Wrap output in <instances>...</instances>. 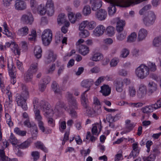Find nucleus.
I'll list each match as a JSON object with an SVG mask.
<instances>
[{
	"instance_id": "obj_1",
	"label": "nucleus",
	"mask_w": 161,
	"mask_h": 161,
	"mask_svg": "<svg viewBox=\"0 0 161 161\" xmlns=\"http://www.w3.org/2000/svg\"><path fill=\"white\" fill-rule=\"evenodd\" d=\"M143 0H138L136 1V3H138ZM132 0H113L110 1V5L108 8V13L110 15H112L116 11L115 6L122 7H126L130 6L134 3Z\"/></svg>"
},
{
	"instance_id": "obj_2",
	"label": "nucleus",
	"mask_w": 161,
	"mask_h": 161,
	"mask_svg": "<svg viewBox=\"0 0 161 161\" xmlns=\"http://www.w3.org/2000/svg\"><path fill=\"white\" fill-rule=\"evenodd\" d=\"M21 87L22 91L21 94H16V101L18 105L25 110L27 108L26 101L29 97V92L28 89L25 85H22Z\"/></svg>"
},
{
	"instance_id": "obj_3",
	"label": "nucleus",
	"mask_w": 161,
	"mask_h": 161,
	"mask_svg": "<svg viewBox=\"0 0 161 161\" xmlns=\"http://www.w3.org/2000/svg\"><path fill=\"white\" fill-rule=\"evenodd\" d=\"M136 75L139 79H143L146 78L149 75V69L147 65L141 64L135 69Z\"/></svg>"
},
{
	"instance_id": "obj_4",
	"label": "nucleus",
	"mask_w": 161,
	"mask_h": 161,
	"mask_svg": "<svg viewBox=\"0 0 161 161\" xmlns=\"http://www.w3.org/2000/svg\"><path fill=\"white\" fill-rule=\"evenodd\" d=\"M52 33L50 29H47L44 31L42 35L43 44L45 46H48L52 39Z\"/></svg>"
},
{
	"instance_id": "obj_5",
	"label": "nucleus",
	"mask_w": 161,
	"mask_h": 161,
	"mask_svg": "<svg viewBox=\"0 0 161 161\" xmlns=\"http://www.w3.org/2000/svg\"><path fill=\"white\" fill-rule=\"evenodd\" d=\"M39 105L44 112H45L44 114L46 117H48L49 115L51 116V114H53V111L50 108V105L47 102L42 100L40 102Z\"/></svg>"
},
{
	"instance_id": "obj_6",
	"label": "nucleus",
	"mask_w": 161,
	"mask_h": 161,
	"mask_svg": "<svg viewBox=\"0 0 161 161\" xmlns=\"http://www.w3.org/2000/svg\"><path fill=\"white\" fill-rule=\"evenodd\" d=\"M66 98L68 100L69 105L68 108H75L78 109V103L76 100L73 96L72 94L69 92H67L66 95Z\"/></svg>"
},
{
	"instance_id": "obj_7",
	"label": "nucleus",
	"mask_w": 161,
	"mask_h": 161,
	"mask_svg": "<svg viewBox=\"0 0 161 161\" xmlns=\"http://www.w3.org/2000/svg\"><path fill=\"white\" fill-rule=\"evenodd\" d=\"M156 18V17L154 13L151 11L150 12L148 13V15L143 18V23L146 26H149L154 23Z\"/></svg>"
},
{
	"instance_id": "obj_8",
	"label": "nucleus",
	"mask_w": 161,
	"mask_h": 161,
	"mask_svg": "<svg viewBox=\"0 0 161 161\" xmlns=\"http://www.w3.org/2000/svg\"><path fill=\"white\" fill-rule=\"evenodd\" d=\"M21 20L25 24H31L33 21L34 19L32 14L29 13L28 15H23L21 17Z\"/></svg>"
},
{
	"instance_id": "obj_9",
	"label": "nucleus",
	"mask_w": 161,
	"mask_h": 161,
	"mask_svg": "<svg viewBox=\"0 0 161 161\" xmlns=\"http://www.w3.org/2000/svg\"><path fill=\"white\" fill-rule=\"evenodd\" d=\"M15 8L18 10H23L26 8V3L22 0H17L14 5Z\"/></svg>"
},
{
	"instance_id": "obj_10",
	"label": "nucleus",
	"mask_w": 161,
	"mask_h": 161,
	"mask_svg": "<svg viewBox=\"0 0 161 161\" xmlns=\"http://www.w3.org/2000/svg\"><path fill=\"white\" fill-rule=\"evenodd\" d=\"M46 6L48 14L49 16H52L54 11L53 1L52 0H48L47 2Z\"/></svg>"
},
{
	"instance_id": "obj_11",
	"label": "nucleus",
	"mask_w": 161,
	"mask_h": 161,
	"mask_svg": "<svg viewBox=\"0 0 161 161\" xmlns=\"http://www.w3.org/2000/svg\"><path fill=\"white\" fill-rule=\"evenodd\" d=\"M107 15V12L102 9H99L95 14L96 17L99 20L102 21L105 19Z\"/></svg>"
},
{
	"instance_id": "obj_12",
	"label": "nucleus",
	"mask_w": 161,
	"mask_h": 161,
	"mask_svg": "<svg viewBox=\"0 0 161 161\" xmlns=\"http://www.w3.org/2000/svg\"><path fill=\"white\" fill-rule=\"evenodd\" d=\"M147 93V89L146 86L143 84H141L137 93L138 97L140 98L143 97Z\"/></svg>"
},
{
	"instance_id": "obj_13",
	"label": "nucleus",
	"mask_w": 161,
	"mask_h": 161,
	"mask_svg": "<svg viewBox=\"0 0 161 161\" xmlns=\"http://www.w3.org/2000/svg\"><path fill=\"white\" fill-rule=\"evenodd\" d=\"M57 59V55L54 54L53 51H49L48 53L47 56L45 60V63L48 64L51 62H54Z\"/></svg>"
},
{
	"instance_id": "obj_14",
	"label": "nucleus",
	"mask_w": 161,
	"mask_h": 161,
	"mask_svg": "<svg viewBox=\"0 0 161 161\" xmlns=\"http://www.w3.org/2000/svg\"><path fill=\"white\" fill-rule=\"evenodd\" d=\"M148 89L147 94L149 96L151 95L157 90V85L153 81L149 82L148 85Z\"/></svg>"
},
{
	"instance_id": "obj_15",
	"label": "nucleus",
	"mask_w": 161,
	"mask_h": 161,
	"mask_svg": "<svg viewBox=\"0 0 161 161\" xmlns=\"http://www.w3.org/2000/svg\"><path fill=\"white\" fill-rule=\"evenodd\" d=\"M105 30V28L103 25H99L94 30V34L97 36H99L103 34Z\"/></svg>"
},
{
	"instance_id": "obj_16",
	"label": "nucleus",
	"mask_w": 161,
	"mask_h": 161,
	"mask_svg": "<svg viewBox=\"0 0 161 161\" xmlns=\"http://www.w3.org/2000/svg\"><path fill=\"white\" fill-rule=\"evenodd\" d=\"M147 34L148 32L144 28L140 29L138 33V41H141L144 40L147 36Z\"/></svg>"
},
{
	"instance_id": "obj_17",
	"label": "nucleus",
	"mask_w": 161,
	"mask_h": 161,
	"mask_svg": "<svg viewBox=\"0 0 161 161\" xmlns=\"http://www.w3.org/2000/svg\"><path fill=\"white\" fill-rule=\"evenodd\" d=\"M117 20L116 25V30L118 32H120L123 30V27L125 25V21L120 20L119 18H116Z\"/></svg>"
},
{
	"instance_id": "obj_18",
	"label": "nucleus",
	"mask_w": 161,
	"mask_h": 161,
	"mask_svg": "<svg viewBox=\"0 0 161 161\" xmlns=\"http://www.w3.org/2000/svg\"><path fill=\"white\" fill-rule=\"evenodd\" d=\"M88 91V90L86 91L82 94L81 96L80 101L81 104L84 107H86L87 105L88 104L87 96L86 94V92Z\"/></svg>"
},
{
	"instance_id": "obj_19",
	"label": "nucleus",
	"mask_w": 161,
	"mask_h": 161,
	"mask_svg": "<svg viewBox=\"0 0 161 161\" xmlns=\"http://www.w3.org/2000/svg\"><path fill=\"white\" fill-rule=\"evenodd\" d=\"M94 81L92 79H86L83 80L81 83V86L83 87L87 88L88 91L90 87L93 84Z\"/></svg>"
},
{
	"instance_id": "obj_20",
	"label": "nucleus",
	"mask_w": 161,
	"mask_h": 161,
	"mask_svg": "<svg viewBox=\"0 0 161 161\" xmlns=\"http://www.w3.org/2000/svg\"><path fill=\"white\" fill-rule=\"evenodd\" d=\"M114 85L116 87V90L119 92L123 91V82L121 80H116L114 81Z\"/></svg>"
},
{
	"instance_id": "obj_21",
	"label": "nucleus",
	"mask_w": 161,
	"mask_h": 161,
	"mask_svg": "<svg viewBox=\"0 0 161 161\" xmlns=\"http://www.w3.org/2000/svg\"><path fill=\"white\" fill-rule=\"evenodd\" d=\"M79 51L80 54L85 56L88 53L89 48L85 45L81 44L79 45Z\"/></svg>"
},
{
	"instance_id": "obj_22",
	"label": "nucleus",
	"mask_w": 161,
	"mask_h": 161,
	"mask_svg": "<svg viewBox=\"0 0 161 161\" xmlns=\"http://www.w3.org/2000/svg\"><path fill=\"white\" fill-rule=\"evenodd\" d=\"M29 32V28L28 27L25 26L19 29L17 31L18 34L20 36H26Z\"/></svg>"
},
{
	"instance_id": "obj_23",
	"label": "nucleus",
	"mask_w": 161,
	"mask_h": 161,
	"mask_svg": "<svg viewBox=\"0 0 161 161\" xmlns=\"http://www.w3.org/2000/svg\"><path fill=\"white\" fill-rule=\"evenodd\" d=\"M14 68H15V67L14 68L12 66L11 69H9L8 70L10 76L11 78V82L13 85H14L16 82L15 80L16 73L14 71Z\"/></svg>"
},
{
	"instance_id": "obj_24",
	"label": "nucleus",
	"mask_w": 161,
	"mask_h": 161,
	"mask_svg": "<svg viewBox=\"0 0 161 161\" xmlns=\"http://www.w3.org/2000/svg\"><path fill=\"white\" fill-rule=\"evenodd\" d=\"M100 92L103 95L106 96L109 95L111 92V88L108 85H104L101 87Z\"/></svg>"
},
{
	"instance_id": "obj_25",
	"label": "nucleus",
	"mask_w": 161,
	"mask_h": 161,
	"mask_svg": "<svg viewBox=\"0 0 161 161\" xmlns=\"http://www.w3.org/2000/svg\"><path fill=\"white\" fill-rule=\"evenodd\" d=\"M42 49L40 46H37L35 47L34 49V54L37 58H41L42 55Z\"/></svg>"
},
{
	"instance_id": "obj_26",
	"label": "nucleus",
	"mask_w": 161,
	"mask_h": 161,
	"mask_svg": "<svg viewBox=\"0 0 161 161\" xmlns=\"http://www.w3.org/2000/svg\"><path fill=\"white\" fill-rule=\"evenodd\" d=\"M36 13L41 15H43L45 14L47 12V9L43 5L40 4L38 6L37 8Z\"/></svg>"
},
{
	"instance_id": "obj_27",
	"label": "nucleus",
	"mask_w": 161,
	"mask_h": 161,
	"mask_svg": "<svg viewBox=\"0 0 161 161\" xmlns=\"http://www.w3.org/2000/svg\"><path fill=\"white\" fill-rule=\"evenodd\" d=\"M103 55L100 53H95L92 57V60L94 61H98L102 59Z\"/></svg>"
},
{
	"instance_id": "obj_28",
	"label": "nucleus",
	"mask_w": 161,
	"mask_h": 161,
	"mask_svg": "<svg viewBox=\"0 0 161 161\" xmlns=\"http://www.w3.org/2000/svg\"><path fill=\"white\" fill-rule=\"evenodd\" d=\"M92 10L96 11L100 8L102 6V2L101 1L99 0L94 3H91Z\"/></svg>"
},
{
	"instance_id": "obj_29",
	"label": "nucleus",
	"mask_w": 161,
	"mask_h": 161,
	"mask_svg": "<svg viewBox=\"0 0 161 161\" xmlns=\"http://www.w3.org/2000/svg\"><path fill=\"white\" fill-rule=\"evenodd\" d=\"M34 74L28 70L25 74L24 76V79L25 81L27 82L31 81Z\"/></svg>"
},
{
	"instance_id": "obj_30",
	"label": "nucleus",
	"mask_w": 161,
	"mask_h": 161,
	"mask_svg": "<svg viewBox=\"0 0 161 161\" xmlns=\"http://www.w3.org/2000/svg\"><path fill=\"white\" fill-rule=\"evenodd\" d=\"M65 110L68 112L72 117L75 118L77 116V114L75 108H68L67 107L64 108Z\"/></svg>"
},
{
	"instance_id": "obj_31",
	"label": "nucleus",
	"mask_w": 161,
	"mask_h": 161,
	"mask_svg": "<svg viewBox=\"0 0 161 161\" xmlns=\"http://www.w3.org/2000/svg\"><path fill=\"white\" fill-rule=\"evenodd\" d=\"M93 103L96 105V107H97L98 109L97 110V114H100L101 113V105L98 99L96 97H95L93 99Z\"/></svg>"
},
{
	"instance_id": "obj_32",
	"label": "nucleus",
	"mask_w": 161,
	"mask_h": 161,
	"mask_svg": "<svg viewBox=\"0 0 161 161\" xmlns=\"http://www.w3.org/2000/svg\"><path fill=\"white\" fill-rule=\"evenodd\" d=\"M52 87L55 93H60L61 90L59 86L55 81H53V82L52 85Z\"/></svg>"
},
{
	"instance_id": "obj_33",
	"label": "nucleus",
	"mask_w": 161,
	"mask_h": 161,
	"mask_svg": "<svg viewBox=\"0 0 161 161\" xmlns=\"http://www.w3.org/2000/svg\"><path fill=\"white\" fill-rule=\"evenodd\" d=\"M37 65L38 64L36 63H32L31 65L30 68L28 70L30 71L34 74H35L38 70Z\"/></svg>"
},
{
	"instance_id": "obj_34",
	"label": "nucleus",
	"mask_w": 161,
	"mask_h": 161,
	"mask_svg": "<svg viewBox=\"0 0 161 161\" xmlns=\"http://www.w3.org/2000/svg\"><path fill=\"white\" fill-rule=\"evenodd\" d=\"M58 23V24H61L66 21L65 15L63 14H60L57 19Z\"/></svg>"
},
{
	"instance_id": "obj_35",
	"label": "nucleus",
	"mask_w": 161,
	"mask_h": 161,
	"mask_svg": "<svg viewBox=\"0 0 161 161\" xmlns=\"http://www.w3.org/2000/svg\"><path fill=\"white\" fill-rule=\"evenodd\" d=\"M30 130L32 135V139L34 140L36 139L38 133L37 126H34V128H30Z\"/></svg>"
},
{
	"instance_id": "obj_36",
	"label": "nucleus",
	"mask_w": 161,
	"mask_h": 161,
	"mask_svg": "<svg viewBox=\"0 0 161 161\" xmlns=\"http://www.w3.org/2000/svg\"><path fill=\"white\" fill-rule=\"evenodd\" d=\"M147 67L149 69V73H150V71L154 72L157 69V67L155 63L149 62L147 63Z\"/></svg>"
},
{
	"instance_id": "obj_37",
	"label": "nucleus",
	"mask_w": 161,
	"mask_h": 161,
	"mask_svg": "<svg viewBox=\"0 0 161 161\" xmlns=\"http://www.w3.org/2000/svg\"><path fill=\"white\" fill-rule=\"evenodd\" d=\"M31 142L30 139H28L26 141L23 143L18 145V146L19 148L21 149H24L28 147L30 145Z\"/></svg>"
},
{
	"instance_id": "obj_38",
	"label": "nucleus",
	"mask_w": 161,
	"mask_h": 161,
	"mask_svg": "<svg viewBox=\"0 0 161 161\" xmlns=\"http://www.w3.org/2000/svg\"><path fill=\"white\" fill-rule=\"evenodd\" d=\"M85 109H86V113L89 116H91L92 115L94 114L96 112L97 113V111L96 109L94 110L92 108L90 107L89 106L88 104L87 105L86 107H84Z\"/></svg>"
},
{
	"instance_id": "obj_39",
	"label": "nucleus",
	"mask_w": 161,
	"mask_h": 161,
	"mask_svg": "<svg viewBox=\"0 0 161 161\" xmlns=\"http://www.w3.org/2000/svg\"><path fill=\"white\" fill-rule=\"evenodd\" d=\"M153 44L154 46L159 47L161 45V36L155 37L153 41Z\"/></svg>"
},
{
	"instance_id": "obj_40",
	"label": "nucleus",
	"mask_w": 161,
	"mask_h": 161,
	"mask_svg": "<svg viewBox=\"0 0 161 161\" xmlns=\"http://www.w3.org/2000/svg\"><path fill=\"white\" fill-rule=\"evenodd\" d=\"M136 33L135 32H132L128 36L127 41L130 43L134 42L136 39Z\"/></svg>"
},
{
	"instance_id": "obj_41",
	"label": "nucleus",
	"mask_w": 161,
	"mask_h": 161,
	"mask_svg": "<svg viewBox=\"0 0 161 161\" xmlns=\"http://www.w3.org/2000/svg\"><path fill=\"white\" fill-rule=\"evenodd\" d=\"M82 12L85 16H87L89 15L91 13V9L89 5L85 6L82 10Z\"/></svg>"
},
{
	"instance_id": "obj_42",
	"label": "nucleus",
	"mask_w": 161,
	"mask_h": 161,
	"mask_svg": "<svg viewBox=\"0 0 161 161\" xmlns=\"http://www.w3.org/2000/svg\"><path fill=\"white\" fill-rule=\"evenodd\" d=\"M35 145L37 148L40 149L44 152L47 153L48 152L46 148L44 146L43 144L41 142H37L35 143Z\"/></svg>"
},
{
	"instance_id": "obj_43",
	"label": "nucleus",
	"mask_w": 161,
	"mask_h": 161,
	"mask_svg": "<svg viewBox=\"0 0 161 161\" xmlns=\"http://www.w3.org/2000/svg\"><path fill=\"white\" fill-rule=\"evenodd\" d=\"M35 115V119L36 120L38 121H40L42 120V118L41 115L40 114V111L38 109H34Z\"/></svg>"
},
{
	"instance_id": "obj_44",
	"label": "nucleus",
	"mask_w": 161,
	"mask_h": 161,
	"mask_svg": "<svg viewBox=\"0 0 161 161\" xmlns=\"http://www.w3.org/2000/svg\"><path fill=\"white\" fill-rule=\"evenodd\" d=\"M30 4L31 9L34 13L36 14V12L35 8L37 4L36 0H30Z\"/></svg>"
},
{
	"instance_id": "obj_45",
	"label": "nucleus",
	"mask_w": 161,
	"mask_h": 161,
	"mask_svg": "<svg viewBox=\"0 0 161 161\" xmlns=\"http://www.w3.org/2000/svg\"><path fill=\"white\" fill-rule=\"evenodd\" d=\"M114 28L112 26H109L106 28V31L107 34L109 36H111L114 33Z\"/></svg>"
},
{
	"instance_id": "obj_46",
	"label": "nucleus",
	"mask_w": 161,
	"mask_h": 161,
	"mask_svg": "<svg viewBox=\"0 0 161 161\" xmlns=\"http://www.w3.org/2000/svg\"><path fill=\"white\" fill-rule=\"evenodd\" d=\"M14 131L16 134L22 136H25L26 133L25 131L21 130L18 127H16L14 129Z\"/></svg>"
},
{
	"instance_id": "obj_47",
	"label": "nucleus",
	"mask_w": 161,
	"mask_h": 161,
	"mask_svg": "<svg viewBox=\"0 0 161 161\" xmlns=\"http://www.w3.org/2000/svg\"><path fill=\"white\" fill-rule=\"evenodd\" d=\"M118 33L119 34L117 36V39L118 40L120 41H122L125 38L126 35V32L123 31Z\"/></svg>"
},
{
	"instance_id": "obj_48",
	"label": "nucleus",
	"mask_w": 161,
	"mask_h": 161,
	"mask_svg": "<svg viewBox=\"0 0 161 161\" xmlns=\"http://www.w3.org/2000/svg\"><path fill=\"white\" fill-rule=\"evenodd\" d=\"M155 157L154 154H151L149 156L143 157V161H153Z\"/></svg>"
},
{
	"instance_id": "obj_49",
	"label": "nucleus",
	"mask_w": 161,
	"mask_h": 161,
	"mask_svg": "<svg viewBox=\"0 0 161 161\" xmlns=\"http://www.w3.org/2000/svg\"><path fill=\"white\" fill-rule=\"evenodd\" d=\"M69 19L72 23H74L76 21V18L74 16V14L72 12H70L68 14Z\"/></svg>"
},
{
	"instance_id": "obj_50",
	"label": "nucleus",
	"mask_w": 161,
	"mask_h": 161,
	"mask_svg": "<svg viewBox=\"0 0 161 161\" xmlns=\"http://www.w3.org/2000/svg\"><path fill=\"white\" fill-rule=\"evenodd\" d=\"M79 35L80 37L83 38H85L89 36V33L86 30H83L81 31Z\"/></svg>"
},
{
	"instance_id": "obj_51",
	"label": "nucleus",
	"mask_w": 161,
	"mask_h": 161,
	"mask_svg": "<svg viewBox=\"0 0 161 161\" xmlns=\"http://www.w3.org/2000/svg\"><path fill=\"white\" fill-rule=\"evenodd\" d=\"M161 107V104L159 101H157V103L150 105V108L151 109L152 111L153 109H156Z\"/></svg>"
},
{
	"instance_id": "obj_52",
	"label": "nucleus",
	"mask_w": 161,
	"mask_h": 161,
	"mask_svg": "<svg viewBox=\"0 0 161 161\" xmlns=\"http://www.w3.org/2000/svg\"><path fill=\"white\" fill-rule=\"evenodd\" d=\"M24 124L25 125L28 127L30 128H34V126H36L34 123H30L28 119H27L24 122Z\"/></svg>"
},
{
	"instance_id": "obj_53",
	"label": "nucleus",
	"mask_w": 161,
	"mask_h": 161,
	"mask_svg": "<svg viewBox=\"0 0 161 161\" xmlns=\"http://www.w3.org/2000/svg\"><path fill=\"white\" fill-rule=\"evenodd\" d=\"M30 37L28 38V39L30 41L34 40L36 39V32L35 30H33L31 31V34H29Z\"/></svg>"
},
{
	"instance_id": "obj_54",
	"label": "nucleus",
	"mask_w": 161,
	"mask_h": 161,
	"mask_svg": "<svg viewBox=\"0 0 161 161\" xmlns=\"http://www.w3.org/2000/svg\"><path fill=\"white\" fill-rule=\"evenodd\" d=\"M9 140L13 145H16L17 143V140L12 133H11L9 137Z\"/></svg>"
},
{
	"instance_id": "obj_55",
	"label": "nucleus",
	"mask_w": 161,
	"mask_h": 161,
	"mask_svg": "<svg viewBox=\"0 0 161 161\" xmlns=\"http://www.w3.org/2000/svg\"><path fill=\"white\" fill-rule=\"evenodd\" d=\"M7 156L5 155L4 149H0V160L1 161H5Z\"/></svg>"
},
{
	"instance_id": "obj_56",
	"label": "nucleus",
	"mask_w": 161,
	"mask_h": 161,
	"mask_svg": "<svg viewBox=\"0 0 161 161\" xmlns=\"http://www.w3.org/2000/svg\"><path fill=\"white\" fill-rule=\"evenodd\" d=\"M129 53V51L126 49H124L121 51V54L120 55V57L122 58H125L126 57Z\"/></svg>"
},
{
	"instance_id": "obj_57",
	"label": "nucleus",
	"mask_w": 161,
	"mask_h": 161,
	"mask_svg": "<svg viewBox=\"0 0 161 161\" xmlns=\"http://www.w3.org/2000/svg\"><path fill=\"white\" fill-rule=\"evenodd\" d=\"M96 26V23L93 21H91L90 22L87 21V29L89 30H92Z\"/></svg>"
},
{
	"instance_id": "obj_58",
	"label": "nucleus",
	"mask_w": 161,
	"mask_h": 161,
	"mask_svg": "<svg viewBox=\"0 0 161 161\" xmlns=\"http://www.w3.org/2000/svg\"><path fill=\"white\" fill-rule=\"evenodd\" d=\"M31 155L33 157L34 161L37 160L39 158V153L37 151L32 152Z\"/></svg>"
},
{
	"instance_id": "obj_59",
	"label": "nucleus",
	"mask_w": 161,
	"mask_h": 161,
	"mask_svg": "<svg viewBox=\"0 0 161 161\" xmlns=\"http://www.w3.org/2000/svg\"><path fill=\"white\" fill-rule=\"evenodd\" d=\"M3 26L4 29V31L3 33L7 36H10L11 34L9 32L8 30L7 29V25L6 23H4L3 25Z\"/></svg>"
},
{
	"instance_id": "obj_60",
	"label": "nucleus",
	"mask_w": 161,
	"mask_h": 161,
	"mask_svg": "<svg viewBox=\"0 0 161 161\" xmlns=\"http://www.w3.org/2000/svg\"><path fill=\"white\" fill-rule=\"evenodd\" d=\"M49 115L47 117L48 118L47 122L48 124L50 126L53 127L55 125V121L52 118L49 117Z\"/></svg>"
},
{
	"instance_id": "obj_61",
	"label": "nucleus",
	"mask_w": 161,
	"mask_h": 161,
	"mask_svg": "<svg viewBox=\"0 0 161 161\" xmlns=\"http://www.w3.org/2000/svg\"><path fill=\"white\" fill-rule=\"evenodd\" d=\"M38 125L40 129L41 130L42 132H44L45 131V128L44 126V124L42 120L40 121H38Z\"/></svg>"
},
{
	"instance_id": "obj_62",
	"label": "nucleus",
	"mask_w": 161,
	"mask_h": 161,
	"mask_svg": "<svg viewBox=\"0 0 161 161\" xmlns=\"http://www.w3.org/2000/svg\"><path fill=\"white\" fill-rule=\"evenodd\" d=\"M129 92L130 95L133 97L135 95L136 92L135 88L133 86H130L129 87Z\"/></svg>"
},
{
	"instance_id": "obj_63",
	"label": "nucleus",
	"mask_w": 161,
	"mask_h": 161,
	"mask_svg": "<svg viewBox=\"0 0 161 161\" xmlns=\"http://www.w3.org/2000/svg\"><path fill=\"white\" fill-rule=\"evenodd\" d=\"M87 21H84L82 22L80 25L79 28L80 30L82 31L84 29V28H86L87 29Z\"/></svg>"
},
{
	"instance_id": "obj_64",
	"label": "nucleus",
	"mask_w": 161,
	"mask_h": 161,
	"mask_svg": "<svg viewBox=\"0 0 161 161\" xmlns=\"http://www.w3.org/2000/svg\"><path fill=\"white\" fill-rule=\"evenodd\" d=\"M59 67L58 71V76H60L65 69V65L64 64H62Z\"/></svg>"
}]
</instances>
